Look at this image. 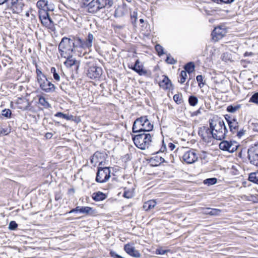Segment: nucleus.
Here are the masks:
<instances>
[{"mask_svg": "<svg viewBox=\"0 0 258 258\" xmlns=\"http://www.w3.org/2000/svg\"><path fill=\"white\" fill-rule=\"evenodd\" d=\"M93 39L91 33L88 34L85 40L77 36L63 37L58 45V50L60 55L67 59L64 64H76V60L73 55L81 56L84 50L90 49L92 46Z\"/></svg>", "mask_w": 258, "mask_h": 258, "instance_id": "nucleus-1", "label": "nucleus"}, {"mask_svg": "<svg viewBox=\"0 0 258 258\" xmlns=\"http://www.w3.org/2000/svg\"><path fill=\"white\" fill-rule=\"evenodd\" d=\"M154 125L149 120L148 116L143 115L137 118L132 126L133 133L149 132L153 130Z\"/></svg>", "mask_w": 258, "mask_h": 258, "instance_id": "nucleus-2", "label": "nucleus"}, {"mask_svg": "<svg viewBox=\"0 0 258 258\" xmlns=\"http://www.w3.org/2000/svg\"><path fill=\"white\" fill-rule=\"evenodd\" d=\"M136 135L132 134V139L139 149L144 150L148 148L152 142V137L148 132L134 133Z\"/></svg>", "mask_w": 258, "mask_h": 258, "instance_id": "nucleus-3", "label": "nucleus"}, {"mask_svg": "<svg viewBox=\"0 0 258 258\" xmlns=\"http://www.w3.org/2000/svg\"><path fill=\"white\" fill-rule=\"evenodd\" d=\"M213 121L212 119H209V126L203 125L198 128V135L201 140L207 144L210 143L212 139H214V138H217V135L214 134L215 124H213Z\"/></svg>", "mask_w": 258, "mask_h": 258, "instance_id": "nucleus-4", "label": "nucleus"}, {"mask_svg": "<svg viewBox=\"0 0 258 258\" xmlns=\"http://www.w3.org/2000/svg\"><path fill=\"white\" fill-rule=\"evenodd\" d=\"M219 141H221L219 144V149L229 153H233L236 152L240 146V144L237 142L232 139L229 141L222 139Z\"/></svg>", "mask_w": 258, "mask_h": 258, "instance_id": "nucleus-5", "label": "nucleus"}, {"mask_svg": "<svg viewBox=\"0 0 258 258\" xmlns=\"http://www.w3.org/2000/svg\"><path fill=\"white\" fill-rule=\"evenodd\" d=\"M102 162H100L97 167V171L95 178V181L98 183L106 182L110 177L111 171L110 167H100Z\"/></svg>", "mask_w": 258, "mask_h": 258, "instance_id": "nucleus-6", "label": "nucleus"}, {"mask_svg": "<svg viewBox=\"0 0 258 258\" xmlns=\"http://www.w3.org/2000/svg\"><path fill=\"white\" fill-rule=\"evenodd\" d=\"M247 159L249 163L258 167V143L251 145L247 150Z\"/></svg>", "mask_w": 258, "mask_h": 258, "instance_id": "nucleus-7", "label": "nucleus"}, {"mask_svg": "<svg viewBox=\"0 0 258 258\" xmlns=\"http://www.w3.org/2000/svg\"><path fill=\"white\" fill-rule=\"evenodd\" d=\"M73 213L85 214L90 216H95L97 214L96 210L92 207L88 206H77L75 208H73L70 211L66 212L63 215H66Z\"/></svg>", "mask_w": 258, "mask_h": 258, "instance_id": "nucleus-8", "label": "nucleus"}, {"mask_svg": "<svg viewBox=\"0 0 258 258\" xmlns=\"http://www.w3.org/2000/svg\"><path fill=\"white\" fill-rule=\"evenodd\" d=\"M39 17L43 26L51 31L55 30L54 22L50 18L48 12L42 11V13L39 15Z\"/></svg>", "mask_w": 258, "mask_h": 258, "instance_id": "nucleus-9", "label": "nucleus"}, {"mask_svg": "<svg viewBox=\"0 0 258 258\" xmlns=\"http://www.w3.org/2000/svg\"><path fill=\"white\" fill-rule=\"evenodd\" d=\"M198 156L195 149H189L182 156V159L186 163L191 164L198 161Z\"/></svg>", "mask_w": 258, "mask_h": 258, "instance_id": "nucleus-10", "label": "nucleus"}, {"mask_svg": "<svg viewBox=\"0 0 258 258\" xmlns=\"http://www.w3.org/2000/svg\"><path fill=\"white\" fill-rule=\"evenodd\" d=\"M103 73L102 69L97 66H92L88 68L86 74L91 79H99Z\"/></svg>", "mask_w": 258, "mask_h": 258, "instance_id": "nucleus-11", "label": "nucleus"}, {"mask_svg": "<svg viewBox=\"0 0 258 258\" xmlns=\"http://www.w3.org/2000/svg\"><path fill=\"white\" fill-rule=\"evenodd\" d=\"M40 88L46 93H52L55 91V87L47 77L38 82Z\"/></svg>", "mask_w": 258, "mask_h": 258, "instance_id": "nucleus-12", "label": "nucleus"}, {"mask_svg": "<svg viewBox=\"0 0 258 258\" xmlns=\"http://www.w3.org/2000/svg\"><path fill=\"white\" fill-rule=\"evenodd\" d=\"M162 89L168 92V95L170 97V93L173 94V91L174 89V86L171 80L166 75H162Z\"/></svg>", "mask_w": 258, "mask_h": 258, "instance_id": "nucleus-13", "label": "nucleus"}, {"mask_svg": "<svg viewBox=\"0 0 258 258\" xmlns=\"http://www.w3.org/2000/svg\"><path fill=\"white\" fill-rule=\"evenodd\" d=\"M123 249L126 253L132 257L138 258L141 256L139 251L136 249L133 244H131L130 243L124 245Z\"/></svg>", "mask_w": 258, "mask_h": 258, "instance_id": "nucleus-14", "label": "nucleus"}, {"mask_svg": "<svg viewBox=\"0 0 258 258\" xmlns=\"http://www.w3.org/2000/svg\"><path fill=\"white\" fill-rule=\"evenodd\" d=\"M128 67L140 76L149 77L151 75V71L146 69L144 66H128Z\"/></svg>", "mask_w": 258, "mask_h": 258, "instance_id": "nucleus-15", "label": "nucleus"}, {"mask_svg": "<svg viewBox=\"0 0 258 258\" xmlns=\"http://www.w3.org/2000/svg\"><path fill=\"white\" fill-rule=\"evenodd\" d=\"M161 153V147L157 152L153 154V156L148 160V163L152 167H157L161 164V156L157 155V154Z\"/></svg>", "mask_w": 258, "mask_h": 258, "instance_id": "nucleus-16", "label": "nucleus"}, {"mask_svg": "<svg viewBox=\"0 0 258 258\" xmlns=\"http://www.w3.org/2000/svg\"><path fill=\"white\" fill-rule=\"evenodd\" d=\"M87 11L92 14H97L101 11L96 0H92L87 5Z\"/></svg>", "mask_w": 258, "mask_h": 258, "instance_id": "nucleus-17", "label": "nucleus"}, {"mask_svg": "<svg viewBox=\"0 0 258 258\" xmlns=\"http://www.w3.org/2000/svg\"><path fill=\"white\" fill-rule=\"evenodd\" d=\"M226 31L221 27H217L212 33L213 39L216 41L222 38L226 34Z\"/></svg>", "mask_w": 258, "mask_h": 258, "instance_id": "nucleus-18", "label": "nucleus"}, {"mask_svg": "<svg viewBox=\"0 0 258 258\" xmlns=\"http://www.w3.org/2000/svg\"><path fill=\"white\" fill-rule=\"evenodd\" d=\"M209 119H212V121H213V124H215V128L216 127H221L223 128V130H225V132H228L225 123L221 117H219L218 115H216L212 118H210Z\"/></svg>", "mask_w": 258, "mask_h": 258, "instance_id": "nucleus-19", "label": "nucleus"}, {"mask_svg": "<svg viewBox=\"0 0 258 258\" xmlns=\"http://www.w3.org/2000/svg\"><path fill=\"white\" fill-rule=\"evenodd\" d=\"M37 8L39 9V15L42 13V11L48 12L51 9L48 7V1L45 0H39L36 4Z\"/></svg>", "mask_w": 258, "mask_h": 258, "instance_id": "nucleus-20", "label": "nucleus"}, {"mask_svg": "<svg viewBox=\"0 0 258 258\" xmlns=\"http://www.w3.org/2000/svg\"><path fill=\"white\" fill-rule=\"evenodd\" d=\"M169 205L170 204L162 200V215H165L162 216V220H165L166 219V216L170 215L173 211L171 209L172 207Z\"/></svg>", "mask_w": 258, "mask_h": 258, "instance_id": "nucleus-21", "label": "nucleus"}, {"mask_svg": "<svg viewBox=\"0 0 258 258\" xmlns=\"http://www.w3.org/2000/svg\"><path fill=\"white\" fill-rule=\"evenodd\" d=\"M96 1L101 10L108 9L113 5V0H96Z\"/></svg>", "mask_w": 258, "mask_h": 258, "instance_id": "nucleus-22", "label": "nucleus"}, {"mask_svg": "<svg viewBox=\"0 0 258 258\" xmlns=\"http://www.w3.org/2000/svg\"><path fill=\"white\" fill-rule=\"evenodd\" d=\"M228 132H225V130L223 128L216 127L214 130V135H217V138H214L216 140H221L222 139H225L226 138Z\"/></svg>", "mask_w": 258, "mask_h": 258, "instance_id": "nucleus-23", "label": "nucleus"}, {"mask_svg": "<svg viewBox=\"0 0 258 258\" xmlns=\"http://www.w3.org/2000/svg\"><path fill=\"white\" fill-rule=\"evenodd\" d=\"M91 198L93 201L99 202L105 200L107 198V196L106 194L98 191L93 192L91 196Z\"/></svg>", "mask_w": 258, "mask_h": 258, "instance_id": "nucleus-24", "label": "nucleus"}, {"mask_svg": "<svg viewBox=\"0 0 258 258\" xmlns=\"http://www.w3.org/2000/svg\"><path fill=\"white\" fill-rule=\"evenodd\" d=\"M174 252L169 246H162V258H173Z\"/></svg>", "mask_w": 258, "mask_h": 258, "instance_id": "nucleus-25", "label": "nucleus"}, {"mask_svg": "<svg viewBox=\"0 0 258 258\" xmlns=\"http://www.w3.org/2000/svg\"><path fill=\"white\" fill-rule=\"evenodd\" d=\"M221 212L222 210L219 209L207 208L204 209V213L211 216H218Z\"/></svg>", "mask_w": 258, "mask_h": 258, "instance_id": "nucleus-26", "label": "nucleus"}, {"mask_svg": "<svg viewBox=\"0 0 258 258\" xmlns=\"http://www.w3.org/2000/svg\"><path fill=\"white\" fill-rule=\"evenodd\" d=\"M248 180L253 183L258 184V169L248 174Z\"/></svg>", "mask_w": 258, "mask_h": 258, "instance_id": "nucleus-27", "label": "nucleus"}, {"mask_svg": "<svg viewBox=\"0 0 258 258\" xmlns=\"http://www.w3.org/2000/svg\"><path fill=\"white\" fill-rule=\"evenodd\" d=\"M67 69L70 71H72V74L71 75V78L72 79H74L75 78L77 77V74H78V70L79 68V66H66Z\"/></svg>", "mask_w": 258, "mask_h": 258, "instance_id": "nucleus-28", "label": "nucleus"}, {"mask_svg": "<svg viewBox=\"0 0 258 258\" xmlns=\"http://www.w3.org/2000/svg\"><path fill=\"white\" fill-rule=\"evenodd\" d=\"M156 204L157 203L155 200H149L144 204L143 208L144 210L149 211L154 208Z\"/></svg>", "mask_w": 258, "mask_h": 258, "instance_id": "nucleus-29", "label": "nucleus"}, {"mask_svg": "<svg viewBox=\"0 0 258 258\" xmlns=\"http://www.w3.org/2000/svg\"><path fill=\"white\" fill-rule=\"evenodd\" d=\"M39 101L38 103L45 108H50L51 107L50 104L48 102L43 96H38Z\"/></svg>", "mask_w": 258, "mask_h": 258, "instance_id": "nucleus-30", "label": "nucleus"}, {"mask_svg": "<svg viewBox=\"0 0 258 258\" xmlns=\"http://www.w3.org/2000/svg\"><path fill=\"white\" fill-rule=\"evenodd\" d=\"M241 107V105L240 104H230L226 108V111L229 113H235Z\"/></svg>", "mask_w": 258, "mask_h": 258, "instance_id": "nucleus-31", "label": "nucleus"}, {"mask_svg": "<svg viewBox=\"0 0 258 258\" xmlns=\"http://www.w3.org/2000/svg\"><path fill=\"white\" fill-rule=\"evenodd\" d=\"M234 122L231 124L229 126V131L232 134H235L239 129V123L237 120H233Z\"/></svg>", "mask_w": 258, "mask_h": 258, "instance_id": "nucleus-32", "label": "nucleus"}, {"mask_svg": "<svg viewBox=\"0 0 258 258\" xmlns=\"http://www.w3.org/2000/svg\"><path fill=\"white\" fill-rule=\"evenodd\" d=\"M54 116L60 117L66 119L67 120H70L73 119V115H70L69 114H65L62 112H57L55 114Z\"/></svg>", "mask_w": 258, "mask_h": 258, "instance_id": "nucleus-33", "label": "nucleus"}, {"mask_svg": "<svg viewBox=\"0 0 258 258\" xmlns=\"http://www.w3.org/2000/svg\"><path fill=\"white\" fill-rule=\"evenodd\" d=\"M217 181L216 177L207 178L203 180V183L207 186H211L217 183Z\"/></svg>", "mask_w": 258, "mask_h": 258, "instance_id": "nucleus-34", "label": "nucleus"}, {"mask_svg": "<svg viewBox=\"0 0 258 258\" xmlns=\"http://www.w3.org/2000/svg\"><path fill=\"white\" fill-rule=\"evenodd\" d=\"M199 99L198 97L194 95H190L188 96V102L190 106L194 107L198 104Z\"/></svg>", "mask_w": 258, "mask_h": 258, "instance_id": "nucleus-35", "label": "nucleus"}, {"mask_svg": "<svg viewBox=\"0 0 258 258\" xmlns=\"http://www.w3.org/2000/svg\"><path fill=\"white\" fill-rule=\"evenodd\" d=\"M36 67V79L37 81L39 82L40 80L46 78V76L42 73L41 70L38 68V66H35Z\"/></svg>", "mask_w": 258, "mask_h": 258, "instance_id": "nucleus-36", "label": "nucleus"}, {"mask_svg": "<svg viewBox=\"0 0 258 258\" xmlns=\"http://www.w3.org/2000/svg\"><path fill=\"white\" fill-rule=\"evenodd\" d=\"M173 99L176 104L179 105L183 102V99L181 93L175 94L173 97Z\"/></svg>", "mask_w": 258, "mask_h": 258, "instance_id": "nucleus-37", "label": "nucleus"}, {"mask_svg": "<svg viewBox=\"0 0 258 258\" xmlns=\"http://www.w3.org/2000/svg\"><path fill=\"white\" fill-rule=\"evenodd\" d=\"M224 117L225 120L226 121L228 126H229L231 124L233 123V120L237 119L236 116H232V115L229 114L224 115Z\"/></svg>", "mask_w": 258, "mask_h": 258, "instance_id": "nucleus-38", "label": "nucleus"}, {"mask_svg": "<svg viewBox=\"0 0 258 258\" xmlns=\"http://www.w3.org/2000/svg\"><path fill=\"white\" fill-rule=\"evenodd\" d=\"M179 83H180L181 84H183L185 82L186 79L187 78L186 72L183 71V70L181 71L180 73L179 74Z\"/></svg>", "mask_w": 258, "mask_h": 258, "instance_id": "nucleus-39", "label": "nucleus"}, {"mask_svg": "<svg viewBox=\"0 0 258 258\" xmlns=\"http://www.w3.org/2000/svg\"><path fill=\"white\" fill-rule=\"evenodd\" d=\"M248 102L258 105V92L253 93L249 98Z\"/></svg>", "mask_w": 258, "mask_h": 258, "instance_id": "nucleus-40", "label": "nucleus"}, {"mask_svg": "<svg viewBox=\"0 0 258 258\" xmlns=\"http://www.w3.org/2000/svg\"><path fill=\"white\" fill-rule=\"evenodd\" d=\"M184 67L183 71L186 72V74L188 73L189 74L193 73L195 70L196 66H183Z\"/></svg>", "mask_w": 258, "mask_h": 258, "instance_id": "nucleus-41", "label": "nucleus"}, {"mask_svg": "<svg viewBox=\"0 0 258 258\" xmlns=\"http://www.w3.org/2000/svg\"><path fill=\"white\" fill-rule=\"evenodd\" d=\"M18 227V224L15 221H11L9 224L8 228L10 230L14 231L16 230Z\"/></svg>", "mask_w": 258, "mask_h": 258, "instance_id": "nucleus-42", "label": "nucleus"}, {"mask_svg": "<svg viewBox=\"0 0 258 258\" xmlns=\"http://www.w3.org/2000/svg\"><path fill=\"white\" fill-rule=\"evenodd\" d=\"M2 115L7 118H10L11 117L12 111L10 109H4L2 111Z\"/></svg>", "mask_w": 258, "mask_h": 258, "instance_id": "nucleus-43", "label": "nucleus"}, {"mask_svg": "<svg viewBox=\"0 0 258 258\" xmlns=\"http://www.w3.org/2000/svg\"><path fill=\"white\" fill-rule=\"evenodd\" d=\"M231 59V54L227 53H224L222 56V60L226 63L232 62Z\"/></svg>", "mask_w": 258, "mask_h": 258, "instance_id": "nucleus-44", "label": "nucleus"}, {"mask_svg": "<svg viewBox=\"0 0 258 258\" xmlns=\"http://www.w3.org/2000/svg\"><path fill=\"white\" fill-rule=\"evenodd\" d=\"M196 80L198 83V85L200 88L203 87L205 83L203 82V77L202 75H199L196 77Z\"/></svg>", "mask_w": 258, "mask_h": 258, "instance_id": "nucleus-45", "label": "nucleus"}, {"mask_svg": "<svg viewBox=\"0 0 258 258\" xmlns=\"http://www.w3.org/2000/svg\"><path fill=\"white\" fill-rule=\"evenodd\" d=\"M50 71L51 73L53 74L54 79L56 81H59L60 80V76L56 72V69L54 67H52Z\"/></svg>", "mask_w": 258, "mask_h": 258, "instance_id": "nucleus-46", "label": "nucleus"}, {"mask_svg": "<svg viewBox=\"0 0 258 258\" xmlns=\"http://www.w3.org/2000/svg\"><path fill=\"white\" fill-rule=\"evenodd\" d=\"M11 5L14 8H17L18 7H20L19 10L21 11L22 10L23 5L19 3L18 0H12Z\"/></svg>", "mask_w": 258, "mask_h": 258, "instance_id": "nucleus-47", "label": "nucleus"}, {"mask_svg": "<svg viewBox=\"0 0 258 258\" xmlns=\"http://www.w3.org/2000/svg\"><path fill=\"white\" fill-rule=\"evenodd\" d=\"M247 153V150L246 148H243L241 149V150L239 152L238 154V157L239 158L243 159L245 157V153Z\"/></svg>", "mask_w": 258, "mask_h": 258, "instance_id": "nucleus-48", "label": "nucleus"}, {"mask_svg": "<svg viewBox=\"0 0 258 258\" xmlns=\"http://www.w3.org/2000/svg\"><path fill=\"white\" fill-rule=\"evenodd\" d=\"M133 195L132 192L129 190H126V188H124V191L123 194V197L126 199H130L133 197Z\"/></svg>", "mask_w": 258, "mask_h": 258, "instance_id": "nucleus-49", "label": "nucleus"}, {"mask_svg": "<svg viewBox=\"0 0 258 258\" xmlns=\"http://www.w3.org/2000/svg\"><path fill=\"white\" fill-rule=\"evenodd\" d=\"M137 12L136 11H134L131 14V18L133 24H135L136 23V20L137 19Z\"/></svg>", "mask_w": 258, "mask_h": 258, "instance_id": "nucleus-50", "label": "nucleus"}, {"mask_svg": "<svg viewBox=\"0 0 258 258\" xmlns=\"http://www.w3.org/2000/svg\"><path fill=\"white\" fill-rule=\"evenodd\" d=\"M166 62L167 63H169V64H174V63H175L176 62V60L173 57H172L170 56H167L166 57Z\"/></svg>", "mask_w": 258, "mask_h": 258, "instance_id": "nucleus-51", "label": "nucleus"}, {"mask_svg": "<svg viewBox=\"0 0 258 258\" xmlns=\"http://www.w3.org/2000/svg\"><path fill=\"white\" fill-rule=\"evenodd\" d=\"M245 130L243 128L240 129L239 131H236V136L239 138H241L245 134Z\"/></svg>", "mask_w": 258, "mask_h": 258, "instance_id": "nucleus-52", "label": "nucleus"}, {"mask_svg": "<svg viewBox=\"0 0 258 258\" xmlns=\"http://www.w3.org/2000/svg\"><path fill=\"white\" fill-rule=\"evenodd\" d=\"M214 2L217 3H224V4H231L234 2V0H212Z\"/></svg>", "mask_w": 258, "mask_h": 258, "instance_id": "nucleus-53", "label": "nucleus"}, {"mask_svg": "<svg viewBox=\"0 0 258 258\" xmlns=\"http://www.w3.org/2000/svg\"><path fill=\"white\" fill-rule=\"evenodd\" d=\"M10 133V131H8L7 128H1L0 129V135L6 136L8 135Z\"/></svg>", "mask_w": 258, "mask_h": 258, "instance_id": "nucleus-54", "label": "nucleus"}, {"mask_svg": "<svg viewBox=\"0 0 258 258\" xmlns=\"http://www.w3.org/2000/svg\"><path fill=\"white\" fill-rule=\"evenodd\" d=\"M199 158L201 160H205L207 158V152L205 151H202L199 155Z\"/></svg>", "mask_w": 258, "mask_h": 258, "instance_id": "nucleus-55", "label": "nucleus"}, {"mask_svg": "<svg viewBox=\"0 0 258 258\" xmlns=\"http://www.w3.org/2000/svg\"><path fill=\"white\" fill-rule=\"evenodd\" d=\"M201 107H200V108H199L198 110H197L195 111L190 112V116H191V117H194V116H198V115L201 114Z\"/></svg>", "mask_w": 258, "mask_h": 258, "instance_id": "nucleus-56", "label": "nucleus"}, {"mask_svg": "<svg viewBox=\"0 0 258 258\" xmlns=\"http://www.w3.org/2000/svg\"><path fill=\"white\" fill-rule=\"evenodd\" d=\"M155 49L159 56L161 55V46L157 44L155 46Z\"/></svg>", "mask_w": 258, "mask_h": 258, "instance_id": "nucleus-57", "label": "nucleus"}, {"mask_svg": "<svg viewBox=\"0 0 258 258\" xmlns=\"http://www.w3.org/2000/svg\"><path fill=\"white\" fill-rule=\"evenodd\" d=\"M61 198H62V195H61L60 192H57L55 193L54 199H55V201H57L61 199Z\"/></svg>", "mask_w": 258, "mask_h": 258, "instance_id": "nucleus-58", "label": "nucleus"}, {"mask_svg": "<svg viewBox=\"0 0 258 258\" xmlns=\"http://www.w3.org/2000/svg\"><path fill=\"white\" fill-rule=\"evenodd\" d=\"M167 148L166 144L164 142V139H163V135H162V153H163L164 151H166Z\"/></svg>", "mask_w": 258, "mask_h": 258, "instance_id": "nucleus-59", "label": "nucleus"}, {"mask_svg": "<svg viewBox=\"0 0 258 258\" xmlns=\"http://www.w3.org/2000/svg\"><path fill=\"white\" fill-rule=\"evenodd\" d=\"M90 0H82V7L87 8V5L89 4Z\"/></svg>", "mask_w": 258, "mask_h": 258, "instance_id": "nucleus-60", "label": "nucleus"}, {"mask_svg": "<svg viewBox=\"0 0 258 258\" xmlns=\"http://www.w3.org/2000/svg\"><path fill=\"white\" fill-rule=\"evenodd\" d=\"M155 80V81L158 84V85L160 87V88H161V86H162L161 81L160 80V79L159 78V76H157V77H156Z\"/></svg>", "mask_w": 258, "mask_h": 258, "instance_id": "nucleus-61", "label": "nucleus"}, {"mask_svg": "<svg viewBox=\"0 0 258 258\" xmlns=\"http://www.w3.org/2000/svg\"><path fill=\"white\" fill-rule=\"evenodd\" d=\"M168 147L171 151H173L175 148V145L172 143L168 144Z\"/></svg>", "mask_w": 258, "mask_h": 258, "instance_id": "nucleus-62", "label": "nucleus"}, {"mask_svg": "<svg viewBox=\"0 0 258 258\" xmlns=\"http://www.w3.org/2000/svg\"><path fill=\"white\" fill-rule=\"evenodd\" d=\"M71 120L74 121L76 123H79L81 121V119L79 117L73 116V119H71Z\"/></svg>", "mask_w": 258, "mask_h": 258, "instance_id": "nucleus-63", "label": "nucleus"}, {"mask_svg": "<svg viewBox=\"0 0 258 258\" xmlns=\"http://www.w3.org/2000/svg\"><path fill=\"white\" fill-rule=\"evenodd\" d=\"M52 136H53V134L51 133L48 132V133L45 134V137L47 139H51L52 137Z\"/></svg>", "mask_w": 258, "mask_h": 258, "instance_id": "nucleus-64", "label": "nucleus"}]
</instances>
